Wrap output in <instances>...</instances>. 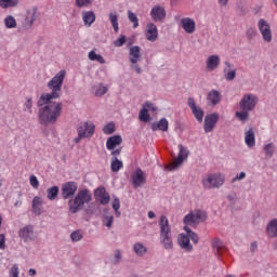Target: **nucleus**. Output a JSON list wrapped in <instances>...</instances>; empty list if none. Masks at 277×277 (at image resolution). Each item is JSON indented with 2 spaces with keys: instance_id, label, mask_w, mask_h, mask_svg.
<instances>
[{
  "instance_id": "obj_1",
  "label": "nucleus",
  "mask_w": 277,
  "mask_h": 277,
  "mask_svg": "<svg viewBox=\"0 0 277 277\" xmlns=\"http://www.w3.org/2000/svg\"><path fill=\"white\" fill-rule=\"evenodd\" d=\"M64 79H66V70H60L49 82L48 88L51 93H43L37 102L38 107H44V103L60 98L62 96V85H64Z\"/></svg>"
},
{
  "instance_id": "obj_2",
  "label": "nucleus",
  "mask_w": 277,
  "mask_h": 277,
  "mask_svg": "<svg viewBox=\"0 0 277 277\" xmlns=\"http://www.w3.org/2000/svg\"><path fill=\"white\" fill-rule=\"evenodd\" d=\"M43 107L39 109V123L44 127H49V124H55L60 117L62 116L63 105L60 102H51V100L47 103H43Z\"/></svg>"
},
{
  "instance_id": "obj_3",
  "label": "nucleus",
  "mask_w": 277,
  "mask_h": 277,
  "mask_svg": "<svg viewBox=\"0 0 277 277\" xmlns=\"http://www.w3.org/2000/svg\"><path fill=\"white\" fill-rule=\"evenodd\" d=\"M158 226L160 228L159 239L162 248H164V250H173L174 241L172 240V226L170 225L168 216L161 215Z\"/></svg>"
},
{
  "instance_id": "obj_4",
  "label": "nucleus",
  "mask_w": 277,
  "mask_h": 277,
  "mask_svg": "<svg viewBox=\"0 0 277 277\" xmlns=\"http://www.w3.org/2000/svg\"><path fill=\"white\" fill-rule=\"evenodd\" d=\"M91 201L92 193L87 188L79 189L75 198L68 201L69 212L79 213V211H81V209Z\"/></svg>"
},
{
  "instance_id": "obj_5",
  "label": "nucleus",
  "mask_w": 277,
  "mask_h": 277,
  "mask_svg": "<svg viewBox=\"0 0 277 277\" xmlns=\"http://www.w3.org/2000/svg\"><path fill=\"white\" fill-rule=\"evenodd\" d=\"M225 177L222 173H209L202 177L203 189H219L224 185Z\"/></svg>"
},
{
  "instance_id": "obj_6",
  "label": "nucleus",
  "mask_w": 277,
  "mask_h": 277,
  "mask_svg": "<svg viewBox=\"0 0 277 277\" xmlns=\"http://www.w3.org/2000/svg\"><path fill=\"white\" fill-rule=\"evenodd\" d=\"M96 127L91 121H84L77 127L78 136L74 138L75 144H79L81 140H85V137H92L94 135V131Z\"/></svg>"
},
{
  "instance_id": "obj_7",
  "label": "nucleus",
  "mask_w": 277,
  "mask_h": 277,
  "mask_svg": "<svg viewBox=\"0 0 277 277\" xmlns=\"http://www.w3.org/2000/svg\"><path fill=\"white\" fill-rule=\"evenodd\" d=\"M207 220V212L205 210L196 209L186 214L183 222L186 226H198L201 222Z\"/></svg>"
},
{
  "instance_id": "obj_8",
  "label": "nucleus",
  "mask_w": 277,
  "mask_h": 277,
  "mask_svg": "<svg viewBox=\"0 0 277 277\" xmlns=\"http://www.w3.org/2000/svg\"><path fill=\"white\" fill-rule=\"evenodd\" d=\"M38 16H40V13L36 6L28 9L26 11L25 18L22 22L23 29H31V27H34V23L38 21Z\"/></svg>"
},
{
  "instance_id": "obj_9",
  "label": "nucleus",
  "mask_w": 277,
  "mask_h": 277,
  "mask_svg": "<svg viewBox=\"0 0 277 277\" xmlns=\"http://www.w3.org/2000/svg\"><path fill=\"white\" fill-rule=\"evenodd\" d=\"M258 28L260 34H262L264 42H272V26L269 25V23H267V21H265L264 18H261L258 22Z\"/></svg>"
},
{
  "instance_id": "obj_10",
  "label": "nucleus",
  "mask_w": 277,
  "mask_h": 277,
  "mask_svg": "<svg viewBox=\"0 0 277 277\" xmlns=\"http://www.w3.org/2000/svg\"><path fill=\"white\" fill-rule=\"evenodd\" d=\"M187 157H189V150L187 148H185V146L179 145V155L174 159V161L168 167V169L176 170V168H179V166H181L183 163V161H185V159H187Z\"/></svg>"
},
{
  "instance_id": "obj_11",
  "label": "nucleus",
  "mask_w": 277,
  "mask_h": 277,
  "mask_svg": "<svg viewBox=\"0 0 277 277\" xmlns=\"http://www.w3.org/2000/svg\"><path fill=\"white\" fill-rule=\"evenodd\" d=\"M77 183L76 182H66L62 185L61 192L64 200H68V198H72L75 194H77Z\"/></svg>"
},
{
  "instance_id": "obj_12",
  "label": "nucleus",
  "mask_w": 277,
  "mask_h": 277,
  "mask_svg": "<svg viewBox=\"0 0 277 277\" xmlns=\"http://www.w3.org/2000/svg\"><path fill=\"white\" fill-rule=\"evenodd\" d=\"M220 121V115L217 113H212L207 115L205 118L203 129L206 133H211L215 129V124Z\"/></svg>"
},
{
  "instance_id": "obj_13",
  "label": "nucleus",
  "mask_w": 277,
  "mask_h": 277,
  "mask_svg": "<svg viewBox=\"0 0 277 277\" xmlns=\"http://www.w3.org/2000/svg\"><path fill=\"white\" fill-rule=\"evenodd\" d=\"M187 103L196 120H198V122H202V120L205 119V110L196 105V101L194 100V97H189Z\"/></svg>"
},
{
  "instance_id": "obj_14",
  "label": "nucleus",
  "mask_w": 277,
  "mask_h": 277,
  "mask_svg": "<svg viewBox=\"0 0 277 277\" xmlns=\"http://www.w3.org/2000/svg\"><path fill=\"white\" fill-rule=\"evenodd\" d=\"M146 184V175L144 174V171L142 169H136L132 173V185L134 189H137V187H142V185Z\"/></svg>"
},
{
  "instance_id": "obj_15",
  "label": "nucleus",
  "mask_w": 277,
  "mask_h": 277,
  "mask_svg": "<svg viewBox=\"0 0 277 277\" xmlns=\"http://www.w3.org/2000/svg\"><path fill=\"white\" fill-rule=\"evenodd\" d=\"M94 196L96 200H98V202L102 203L103 206L109 205V200H111L109 193H107V189H105L104 186L97 187L95 189Z\"/></svg>"
},
{
  "instance_id": "obj_16",
  "label": "nucleus",
  "mask_w": 277,
  "mask_h": 277,
  "mask_svg": "<svg viewBox=\"0 0 277 277\" xmlns=\"http://www.w3.org/2000/svg\"><path fill=\"white\" fill-rule=\"evenodd\" d=\"M18 235L21 239L25 241V243L29 241H34L36 239V234H34V226L27 225L19 229Z\"/></svg>"
},
{
  "instance_id": "obj_17",
  "label": "nucleus",
  "mask_w": 277,
  "mask_h": 277,
  "mask_svg": "<svg viewBox=\"0 0 277 277\" xmlns=\"http://www.w3.org/2000/svg\"><path fill=\"white\" fill-rule=\"evenodd\" d=\"M259 103V97L254 94H246L243 96V110L245 111H252L256 104Z\"/></svg>"
},
{
  "instance_id": "obj_18",
  "label": "nucleus",
  "mask_w": 277,
  "mask_h": 277,
  "mask_svg": "<svg viewBox=\"0 0 277 277\" xmlns=\"http://www.w3.org/2000/svg\"><path fill=\"white\" fill-rule=\"evenodd\" d=\"M222 102V94L217 90H211L207 95V104L209 107H215Z\"/></svg>"
},
{
  "instance_id": "obj_19",
  "label": "nucleus",
  "mask_w": 277,
  "mask_h": 277,
  "mask_svg": "<svg viewBox=\"0 0 277 277\" xmlns=\"http://www.w3.org/2000/svg\"><path fill=\"white\" fill-rule=\"evenodd\" d=\"M177 243L180 248L186 252H192V250H194V246L189 242V236L187 234H180L177 237Z\"/></svg>"
},
{
  "instance_id": "obj_20",
  "label": "nucleus",
  "mask_w": 277,
  "mask_h": 277,
  "mask_svg": "<svg viewBox=\"0 0 277 277\" xmlns=\"http://www.w3.org/2000/svg\"><path fill=\"white\" fill-rule=\"evenodd\" d=\"M151 18L157 23L166 18V9L161 5H156L150 11Z\"/></svg>"
},
{
  "instance_id": "obj_21",
  "label": "nucleus",
  "mask_w": 277,
  "mask_h": 277,
  "mask_svg": "<svg viewBox=\"0 0 277 277\" xmlns=\"http://www.w3.org/2000/svg\"><path fill=\"white\" fill-rule=\"evenodd\" d=\"M181 26L186 34H194L196 31V22L190 17L182 18Z\"/></svg>"
},
{
  "instance_id": "obj_22",
  "label": "nucleus",
  "mask_w": 277,
  "mask_h": 277,
  "mask_svg": "<svg viewBox=\"0 0 277 277\" xmlns=\"http://www.w3.org/2000/svg\"><path fill=\"white\" fill-rule=\"evenodd\" d=\"M220 56L219 55H211L206 61V68L209 72H213V70L217 69L220 66Z\"/></svg>"
},
{
  "instance_id": "obj_23",
  "label": "nucleus",
  "mask_w": 277,
  "mask_h": 277,
  "mask_svg": "<svg viewBox=\"0 0 277 277\" xmlns=\"http://www.w3.org/2000/svg\"><path fill=\"white\" fill-rule=\"evenodd\" d=\"M158 37L159 32L157 26L153 23L147 24L146 39L149 40V42H155Z\"/></svg>"
},
{
  "instance_id": "obj_24",
  "label": "nucleus",
  "mask_w": 277,
  "mask_h": 277,
  "mask_svg": "<svg viewBox=\"0 0 277 277\" xmlns=\"http://www.w3.org/2000/svg\"><path fill=\"white\" fill-rule=\"evenodd\" d=\"M245 143L247 144L248 148H254V146H256V136L254 135V129L250 128L245 133Z\"/></svg>"
},
{
  "instance_id": "obj_25",
  "label": "nucleus",
  "mask_w": 277,
  "mask_h": 277,
  "mask_svg": "<svg viewBox=\"0 0 277 277\" xmlns=\"http://www.w3.org/2000/svg\"><path fill=\"white\" fill-rule=\"evenodd\" d=\"M122 144V136L114 135L107 138L106 148L107 150H114L116 146H120Z\"/></svg>"
},
{
  "instance_id": "obj_26",
  "label": "nucleus",
  "mask_w": 277,
  "mask_h": 277,
  "mask_svg": "<svg viewBox=\"0 0 277 277\" xmlns=\"http://www.w3.org/2000/svg\"><path fill=\"white\" fill-rule=\"evenodd\" d=\"M225 68H224V77L226 81H233L235 77H237V71L235 68H233V65L230 63L225 62Z\"/></svg>"
},
{
  "instance_id": "obj_27",
  "label": "nucleus",
  "mask_w": 277,
  "mask_h": 277,
  "mask_svg": "<svg viewBox=\"0 0 277 277\" xmlns=\"http://www.w3.org/2000/svg\"><path fill=\"white\" fill-rule=\"evenodd\" d=\"M150 128H151V131H163V132H166L169 129L168 119L162 118L158 122L151 123Z\"/></svg>"
},
{
  "instance_id": "obj_28",
  "label": "nucleus",
  "mask_w": 277,
  "mask_h": 277,
  "mask_svg": "<svg viewBox=\"0 0 277 277\" xmlns=\"http://www.w3.org/2000/svg\"><path fill=\"white\" fill-rule=\"evenodd\" d=\"M82 21L87 27H92V24L96 21V14L93 11L82 12Z\"/></svg>"
},
{
  "instance_id": "obj_29",
  "label": "nucleus",
  "mask_w": 277,
  "mask_h": 277,
  "mask_svg": "<svg viewBox=\"0 0 277 277\" xmlns=\"http://www.w3.org/2000/svg\"><path fill=\"white\" fill-rule=\"evenodd\" d=\"M213 250L215 254L219 256L224 254V251L226 250V245H224V241H222L220 238H215L212 242Z\"/></svg>"
},
{
  "instance_id": "obj_30",
  "label": "nucleus",
  "mask_w": 277,
  "mask_h": 277,
  "mask_svg": "<svg viewBox=\"0 0 277 277\" xmlns=\"http://www.w3.org/2000/svg\"><path fill=\"white\" fill-rule=\"evenodd\" d=\"M129 55H130V63L137 64V62H140V57H142L140 47L134 45V47L130 48Z\"/></svg>"
},
{
  "instance_id": "obj_31",
  "label": "nucleus",
  "mask_w": 277,
  "mask_h": 277,
  "mask_svg": "<svg viewBox=\"0 0 277 277\" xmlns=\"http://www.w3.org/2000/svg\"><path fill=\"white\" fill-rule=\"evenodd\" d=\"M266 235L271 238L277 237V219L269 221L266 226Z\"/></svg>"
},
{
  "instance_id": "obj_32",
  "label": "nucleus",
  "mask_w": 277,
  "mask_h": 277,
  "mask_svg": "<svg viewBox=\"0 0 277 277\" xmlns=\"http://www.w3.org/2000/svg\"><path fill=\"white\" fill-rule=\"evenodd\" d=\"M124 168L122 160H119L118 157H113L110 160V170L111 172H120Z\"/></svg>"
},
{
  "instance_id": "obj_33",
  "label": "nucleus",
  "mask_w": 277,
  "mask_h": 277,
  "mask_svg": "<svg viewBox=\"0 0 277 277\" xmlns=\"http://www.w3.org/2000/svg\"><path fill=\"white\" fill-rule=\"evenodd\" d=\"M133 250L137 256H144L148 252V249L142 242L134 243Z\"/></svg>"
},
{
  "instance_id": "obj_34",
  "label": "nucleus",
  "mask_w": 277,
  "mask_h": 277,
  "mask_svg": "<svg viewBox=\"0 0 277 277\" xmlns=\"http://www.w3.org/2000/svg\"><path fill=\"white\" fill-rule=\"evenodd\" d=\"M91 62H98V64H105V58L101 54H96V51L92 50L88 55Z\"/></svg>"
},
{
  "instance_id": "obj_35",
  "label": "nucleus",
  "mask_w": 277,
  "mask_h": 277,
  "mask_svg": "<svg viewBox=\"0 0 277 277\" xmlns=\"http://www.w3.org/2000/svg\"><path fill=\"white\" fill-rule=\"evenodd\" d=\"M47 198L48 200H55L60 194V187L58 186H53L47 190Z\"/></svg>"
},
{
  "instance_id": "obj_36",
  "label": "nucleus",
  "mask_w": 277,
  "mask_h": 277,
  "mask_svg": "<svg viewBox=\"0 0 277 277\" xmlns=\"http://www.w3.org/2000/svg\"><path fill=\"white\" fill-rule=\"evenodd\" d=\"M4 25L6 29H16V18L12 15H8L4 18Z\"/></svg>"
},
{
  "instance_id": "obj_37",
  "label": "nucleus",
  "mask_w": 277,
  "mask_h": 277,
  "mask_svg": "<svg viewBox=\"0 0 277 277\" xmlns=\"http://www.w3.org/2000/svg\"><path fill=\"white\" fill-rule=\"evenodd\" d=\"M18 0H0V8L8 10V8H16Z\"/></svg>"
},
{
  "instance_id": "obj_38",
  "label": "nucleus",
  "mask_w": 277,
  "mask_h": 277,
  "mask_svg": "<svg viewBox=\"0 0 277 277\" xmlns=\"http://www.w3.org/2000/svg\"><path fill=\"white\" fill-rule=\"evenodd\" d=\"M128 18L130 23H133V28L137 29L140 27V19L137 18V15L133 13L132 11H128Z\"/></svg>"
},
{
  "instance_id": "obj_39",
  "label": "nucleus",
  "mask_w": 277,
  "mask_h": 277,
  "mask_svg": "<svg viewBox=\"0 0 277 277\" xmlns=\"http://www.w3.org/2000/svg\"><path fill=\"white\" fill-rule=\"evenodd\" d=\"M184 230L186 233V235L188 236V238L193 241V243H198V234L194 233L189 226H185Z\"/></svg>"
},
{
  "instance_id": "obj_40",
  "label": "nucleus",
  "mask_w": 277,
  "mask_h": 277,
  "mask_svg": "<svg viewBox=\"0 0 277 277\" xmlns=\"http://www.w3.org/2000/svg\"><path fill=\"white\" fill-rule=\"evenodd\" d=\"M109 22L113 25L114 31L118 32L120 27L118 26V14L109 13Z\"/></svg>"
},
{
  "instance_id": "obj_41",
  "label": "nucleus",
  "mask_w": 277,
  "mask_h": 277,
  "mask_svg": "<svg viewBox=\"0 0 277 277\" xmlns=\"http://www.w3.org/2000/svg\"><path fill=\"white\" fill-rule=\"evenodd\" d=\"M275 150H276V147L274 146V143H268L264 146V153L266 157H268V159H271V157H274Z\"/></svg>"
},
{
  "instance_id": "obj_42",
  "label": "nucleus",
  "mask_w": 277,
  "mask_h": 277,
  "mask_svg": "<svg viewBox=\"0 0 277 277\" xmlns=\"http://www.w3.org/2000/svg\"><path fill=\"white\" fill-rule=\"evenodd\" d=\"M115 132H116V123L114 122H109L103 128V133L105 135H111Z\"/></svg>"
},
{
  "instance_id": "obj_43",
  "label": "nucleus",
  "mask_w": 277,
  "mask_h": 277,
  "mask_svg": "<svg viewBox=\"0 0 277 277\" xmlns=\"http://www.w3.org/2000/svg\"><path fill=\"white\" fill-rule=\"evenodd\" d=\"M141 122H148L150 120V115L148 114V108L143 106V109L138 114Z\"/></svg>"
},
{
  "instance_id": "obj_44",
  "label": "nucleus",
  "mask_w": 277,
  "mask_h": 277,
  "mask_svg": "<svg viewBox=\"0 0 277 277\" xmlns=\"http://www.w3.org/2000/svg\"><path fill=\"white\" fill-rule=\"evenodd\" d=\"M71 241H81L83 239V234L81 230H75L70 234Z\"/></svg>"
},
{
  "instance_id": "obj_45",
  "label": "nucleus",
  "mask_w": 277,
  "mask_h": 277,
  "mask_svg": "<svg viewBox=\"0 0 277 277\" xmlns=\"http://www.w3.org/2000/svg\"><path fill=\"white\" fill-rule=\"evenodd\" d=\"M239 108H240V110L236 111V118H239L240 121H243V100H240Z\"/></svg>"
},
{
  "instance_id": "obj_46",
  "label": "nucleus",
  "mask_w": 277,
  "mask_h": 277,
  "mask_svg": "<svg viewBox=\"0 0 277 277\" xmlns=\"http://www.w3.org/2000/svg\"><path fill=\"white\" fill-rule=\"evenodd\" d=\"M76 5L78 8H88V5H92V0H76Z\"/></svg>"
},
{
  "instance_id": "obj_47",
  "label": "nucleus",
  "mask_w": 277,
  "mask_h": 277,
  "mask_svg": "<svg viewBox=\"0 0 277 277\" xmlns=\"http://www.w3.org/2000/svg\"><path fill=\"white\" fill-rule=\"evenodd\" d=\"M30 185L34 187V189H38L40 187V182L38 181V177L36 175H31L30 179Z\"/></svg>"
},
{
  "instance_id": "obj_48",
  "label": "nucleus",
  "mask_w": 277,
  "mask_h": 277,
  "mask_svg": "<svg viewBox=\"0 0 277 277\" xmlns=\"http://www.w3.org/2000/svg\"><path fill=\"white\" fill-rule=\"evenodd\" d=\"M104 224L107 226V228H111V225L114 224V215H106L104 216Z\"/></svg>"
},
{
  "instance_id": "obj_49",
  "label": "nucleus",
  "mask_w": 277,
  "mask_h": 277,
  "mask_svg": "<svg viewBox=\"0 0 277 277\" xmlns=\"http://www.w3.org/2000/svg\"><path fill=\"white\" fill-rule=\"evenodd\" d=\"M24 107L25 111H27L28 109L29 114H31V107H34V101L31 100V97H26V103Z\"/></svg>"
},
{
  "instance_id": "obj_50",
  "label": "nucleus",
  "mask_w": 277,
  "mask_h": 277,
  "mask_svg": "<svg viewBox=\"0 0 277 277\" xmlns=\"http://www.w3.org/2000/svg\"><path fill=\"white\" fill-rule=\"evenodd\" d=\"M18 274H19V272H18V265H17V264H14V265L11 267L10 272H9V276H10V277H18Z\"/></svg>"
},
{
  "instance_id": "obj_51",
  "label": "nucleus",
  "mask_w": 277,
  "mask_h": 277,
  "mask_svg": "<svg viewBox=\"0 0 277 277\" xmlns=\"http://www.w3.org/2000/svg\"><path fill=\"white\" fill-rule=\"evenodd\" d=\"M127 42V37L124 35H121L115 42V47H122Z\"/></svg>"
},
{
  "instance_id": "obj_52",
  "label": "nucleus",
  "mask_w": 277,
  "mask_h": 277,
  "mask_svg": "<svg viewBox=\"0 0 277 277\" xmlns=\"http://www.w3.org/2000/svg\"><path fill=\"white\" fill-rule=\"evenodd\" d=\"M254 36H256V28L250 27L247 29V38H249V40H252V38H254Z\"/></svg>"
},
{
  "instance_id": "obj_53",
  "label": "nucleus",
  "mask_w": 277,
  "mask_h": 277,
  "mask_svg": "<svg viewBox=\"0 0 277 277\" xmlns=\"http://www.w3.org/2000/svg\"><path fill=\"white\" fill-rule=\"evenodd\" d=\"M96 96H105V94H107V87H100L96 91H95Z\"/></svg>"
},
{
  "instance_id": "obj_54",
  "label": "nucleus",
  "mask_w": 277,
  "mask_h": 277,
  "mask_svg": "<svg viewBox=\"0 0 277 277\" xmlns=\"http://www.w3.org/2000/svg\"><path fill=\"white\" fill-rule=\"evenodd\" d=\"M114 211H120V199L116 197L113 201Z\"/></svg>"
},
{
  "instance_id": "obj_55",
  "label": "nucleus",
  "mask_w": 277,
  "mask_h": 277,
  "mask_svg": "<svg viewBox=\"0 0 277 277\" xmlns=\"http://www.w3.org/2000/svg\"><path fill=\"white\" fill-rule=\"evenodd\" d=\"M143 106H144L145 109H148V111H157V108L150 102L145 103Z\"/></svg>"
},
{
  "instance_id": "obj_56",
  "label": "nucleus",
  "mask_w": 277,
  "mask_h": 277,
  "mask_svg": "<svg viewBox=\"0 0 277 277\" xmlns=\"http://www.w3.org/2000/svg\"><path fill=\"white\" fill-rule=\"evenodd\" d=\"M131 68L132 70H135L137 75H142V67L137 63H131Z\"/></svg>"
},
{
  "instance_id": "obj_57",
  "label": "nucleus",
  "mask_w": 277,
  "mask_h": 277,
  "mask_svg": "<svg viewBox=\"0 0 277 277\" xmlns=\"http://www.w3.org/2000/svg\"><path fill=\"white\" fill-rule=\"evenodd\" d=\"M32 207H42V198L40 197H35L32 199Z\"/></svg>"
},
{
  "instance_id": "obj_58",
  "label": "nucleus",
  "mask_w": 277,
  "mask_h": 277,
  "mask_svg": "<svg viewBox=\"0 0 277 277\" xmlns=\"http://www.w3.org/2000/svg\"><path fill=\"white\" fill-rule=\"evenodd\" d=\"M0 250H5V235L0 234Z\"/></svg>"
},
{
  "instance_id": "obj_59",
  "label": "nucleus",
  "mask_w": 277,
  "mask_h": 277,
  "mask_svg": "<svg viewBox=\"0 0 277 277\" xmlns=\"http://www.w3.org/2000/svg\"><path fill=\"white\" fill-rule=\"evenodd\" d=\"M32 211L35 215H40L42 213L41 206H32Z\"/></svg>"
},
{
  "instance_id": "obj_60",
  "label": "nucleus",
  "mask_w": 277,
  "mask_h": 277,
  "mask_svg": "<svg viewBox=\"0 0 277 277\" xmlns=\"http://www.w3.org/2000/svg\"><path fill=\"white\" fill-rule=\"evenodd\" d=\"M113 157H118L120 153H122V148H117V149H110Z\"/></svg>"
},
{
  "instance_id": "obj_61",
  "label": "nucleus",
  "mask_w": 277,
  "mask_h": 277,
  "mask_svg": "<svg viewBox=\"0 0 277 277\" xmlns=\"http://www.w3.org/2000/svg\"><path fill=\"white\" fill-rule=\"evenodd\" d=\"M229 0H217V3L221 8H226L228 5Z\"/></svg>"
},
{
  "instance_id": "obj_62",
  "label": "nucleus",
  "mask_w": 277,
  "mask_h": 277,
  "mask_svg": "<svg viewBox=\"0 0 277 277\" xmlns=\"http://www.w3.org/2000/svg\"><path fill=\"white\" fill-rule=\"evenodd\" d=\"M243 179V172H240L239 175H237L236 177H234L232 180V183H235L237 181H241Z\"/></svg>"
},
{
  "instance_id": "obj_63",
  "label": "nucleus",
  "mask_w": 277,
  "mask_h": 277,
  "mask_svg": "<svg viewBox=\"0 0 277 277\" xmlns=\"http://www.w3.org/2000/svg\"><path fill=\"white\" fill-rule=\"evenodd\" d=\"M258 248H259V245H256V241H254L251 243L250 251L254 253V251L258 250Z\"/></svg>"
},
{
  "instance_id": "obj_64",
  "label": "nucleus",
  "mask_w": 277,
  "mask_h": 277,
  "mask_svg": "<svg viewBox=\"0 0 277 277\" xmlns=\"http://www.w3.org/2000/svg\"><path fill=\"white\" fill-rule=\"evenodd\" d=\"M250 110H243V122H246L250 118Z\"/></svg>"
}]
</instances>
